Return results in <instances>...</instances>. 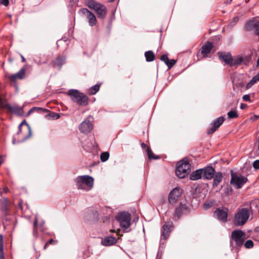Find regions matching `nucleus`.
Listing matches in <instances>:
<instances>
[{
	"instance_id": "22",
	"label": "nucleus",
	"mask_w": 259,
	"mask_h": 259,
	"mask_svg": "<svg viewBox=\"0 0 259 259\" xmlns=\"http://www.w3.org/2000/svg\"><path fill=\"white\" fill-rule=\"evenodd\" d=\"M219 55L220 59L223 61L226 64H229L231 66L233 61V57L230 53H219Z\"/></svg>"
},
{
	"instance_id": "44",
	"label": "nucleus",
	"mask_w": 259,
	"mask_h": 259,
	"mask_svg": "<svg viewBox=\"0 0 259 259\" xmlns=\"http://www.w3.org/2000/svg\"><path fill=\"white\" fill-rule=\"evenodd\" d=\"M243 100L246 102H251L250 97L249 95H245L242 97Z\"/></svg>"
},
{
	"instance_id": "32",
	"label": "nucleus",
	"mask_w": 259,
	"mask_h": 259,
	"mask_svg": "<svg viewBox=\"0 0 259 259\" xmlns=\"http://www.w3.org/2000/svg\"><path fill=\"white\" fill-rule=\"evenodd\" d=\"M99 89L100 84H95L89 89L88 93L91 95H95L99 91Z\"/></svg>"
},
{
	"instance_id": "31",
	"label": "nucleus",
	"mask_w": 259,
	"mask_h": 259,
	"mask_svg": "<svg viewBox=\"0 0 259 259\" xmlns=\"http://www.w3.org/2000/svg\"><path fill=\"white\" fill-rule=\"evenodd\" d=\"M145 56L146 60L147 62H151L154 60L155 55L154 53L151 51H148L145 52Z\"/></svg>"
},
{
	"instance_id": "55",
	"label": "nucleus",
	"mask_w": 259,
	"mask_h": 259,
	"mask_svg": "<svg viewBox=\"0 0 259 259\" xmlns=\"http://www.w3.org/2000/svg\"><path fill=\"white\" fill-rule=\"evenodd\" d=\"M115 0H109V2L110 3H111V2H113V1H114Z\"/></svg>"
},
{
	"instance_id": "42",
	"label": "nucleus",
	"mask_w": 259,
	"mask_h": 259,
	"mask_svg": "<svg viewBox=\"0 0 259 259\" xmlns=\"http://www.w3.org/2000/svg\"><path fill=\"white\" fill-rule=\"evenodd\" d=\"M161 60L163 61L165 63V64L167 65L169 59L166 55H163L161 56Z\"/></svg>"
},
{
	"instance_id": "19",
	"label": "nucleus",
	"mask_w": 259,
	"mask_h": 259,
	"mask_svg": "<svg viewBox=\"0 0 259 259\" xmlns=\"http://www.w3.org/2000/svg\"><path fill=\"white\" fill-rule=\"evenodd\" d=\"M45 221H42L39 225H38V219L36 217L35 218L33 223V235L35 238H37L38 236V229H39L41 232L45 231L44 228Z\"/></svg>"
},
{
	"instance_id": "39",
	"label": "nucleus",
	"mask_w": 259,
	"mask_h": 259,
	"mask_svg": "<svg viewBox=\"0 0 259 259\" xmlns=\"http://www.w3.org/2000/svg\"><path fill=\"white\" fill-rule=\"evenodd\" d=\"M42 108H40V107H33L32 108H31L29 111L27 113V115H29L32 112H35V111H36L37 112H39V111L42 110Z\"/></svg>"
},
{
	"instance_id": "26",
	"label": "nucleus",
	"mask_w": 259,
	"mask_h": 259,
	"mask_svg": "<svg viewBox=\"0 0 259 259\" xmlns=\"http://www.w3.org/2000/svg\"><path fill=\"white\" fill-rule=\"evenodd\" d=\"M203 169H197L191 173L190 176V179L193 181H196L202 178Z\"/></svg>"
},
{
	"instance_id": "52",
	"label": "nucleus",
	"mask_w": 259,
	"mask_h": 259,
	"mask_svg": "<svg viewBox=\"0 0 259 259\" xmlns=\"http://www.w3.org/2000/svg\"><path fill=\"white\" fill-rule=\"evenodd\" d=\"M48 244L46 243L45 244V245H44V250H46V249L47 247V246H48Z\"/></svg>"
},
{
	"instance_id": "4",
	"label": "nucleus",
	"mask_w": 259,
	"mask_h": 259,
	"mask_svg": "<svg viewBox=\"0 0 259 259\" xmlns=\"http://www.w3.org/2000/svg\"><path fill=\"white\" fill-rule=\"evenodd\" d=\"M75 182L78 189L88 191L92 188L94 179L89 176H81L77 177Z\"/></svg>"
},
{
	"instance_id": "28",
	"label": "nucleus",
	"mask_w": 259,
	"mask_h": 259,
	"mask_svg": "<svg viewBox=\"0 0 259 259\" xmlns=\"http://www.w3.org/2000/svg\"><path fill=\"white\" fill-rule=\"evenodd\" d=\"M213 181L212 186L213 187H217L223 180V175L221 172H215L213 177Z\"/></svg>"
},
{
	"instance_id": "43",
	"label": "nucleus",
	"mask_w": 259,
	"mask_h": 259,
	"mask_svg": "<svg viewBox=\"0 0 259 259\" xmlns=\"http://www.w3.org/2000/svg\"><path fill=\"white\" fill-rule=\"evenodd\" d=\"M253 167L255 169H259V160H255L253 164H252Z\"/></svg>"
},
{
	"instance_id": "56",
	"label": "nucleus",
	"mask_w": 259,
	"mask_h": 259,
	"mask_svg": "<svg viewBox=\"0 0 259 259\" xmlns=\"http://www.w3.org/2000/svg\"><path fill=\"white\" fill-rule=\"evenodd\" d=\"M159 256V253H158L157 255V257H158Z\"/></svg>"
},
{
	"instance_id": "16",
	"label": "nucleus",
	"mask_w": 259,
	"mask_h": 259,
	"mask_svg": "<svg viewBox=\"0 0 259 259\" xmlns=\"http://www.w3.org/2000/svg\"><path fill=\"white\" fill-rule=\"evenodd\" d=\"M188 210V207L187 204L180 203V204L176 207L174 213V217L177 218V220H179L182 215L187 213ZM176 220V219H174Z\"/></svg>"
},
{
	"instance_id": "53",
	"label": "nucleus",
	"mask_w": 259,
	"mask_h": 259,
	"mask_svg": "<svg viewBox=\"0 0 259 259\" xmlns=\"http://www.w3.org/2000/svg\"><path fill=\"white\" fill-rule=\"evenodd\" d=\"M256 66H259V57H258V58L257 59V60L256 62Z\"/></svg>"
},
{
	"instance_id": "9",
	"label": "nucleus",
	"mask_w": 259,
	"mask_h": 259,
	"mask_svg": "<svg viewBox=\"0 0 259 259\" xmlns=\"http://www.w3.org/2000/svg\"><path fill=\"white\" fill-rule=\"evenodd\" d=\"M0 108L4 110H8L10 112L15 113L17 115H21L23 111L22 107H19L18 106H11L8 103L7 100L0 97Z\"/></svg>"
},
{
	"instance_id": "50",
	"label": "nucleus",
	"mask_w": 259,
	"mask_h": 259,
	"mask_svg": "<svg viewBox=\"0 0 259 259\" xmlns=\"http://www.w3.org/2000/svg\"><path fill=\"white\" fill-rule=\"evenodd\" d=\"M21 59H22V62H25L26 61V60H25V58L24 57V56L21 55Z\"/></svg>"
},
{
	"instance_id": "34",
	"label": "nucleus",
	"mask_w": 259,
	"mask_h": 259,
	"mask_svg": "<svg viewBox=\"0 0 259 259\" xmlns=\"http://www.w3.org/2000/svg\"><path fill=\"white\" fill-rule=\"evenodd\" d=\"M0 259H5L4 252V242L2 235H0Z\"/></svg>"
},
{
	"instance_id": "13",
	"label": "nucleus",
	"mask_w": 259,
	"mask_h": 259,
	"mask_svg": "<svg viewBox=\"0 0 259 259\" xmlns=\"http://www.w3.org/2000/svg\"><path fill=\"white\" fill-rule=\"evenodd\" d=\"M251 57L249 56H236L233 58V61L231 64V67L234 66H239L241 64L247 65L251 60Z\"/></svg>"
},
{
	"instance_id": "25",
	"label": "nucleus",
	"mask_w": 259,
	"mask_h": 259,
	"mask_svg": "<svg viewBox=\"0 0 259 259\" xmlns=\"http://www.w3.org/2000/svg\"><path fill=\"white\" fill-rule=\"evenodd\" d=\"M66 61V57L64 56H58L53 62V65L55 67H57L59 70H60L62 65L65 64Z\"/></svg>"
},
{
	"instance_id": "20",
	"label": "nucleus",
	"mask_w": 259,
	"mask_h": 259,
	"mask_svg": "<svg viewBox=\"0 0 259 259\" xmlns=\"http://www.w3.org/2000/svg\"><path fill=\"white\" fill-rule=\"evenodd\" d=\"M181 195L180 189L179 188H174L170 193L168 196V201L170 203H175Z\"/></svg>"
},
{
	"instance_id": "40",
	"label": "nucleus",
	"mask_w": 259,
	"mask_h": 259,
	"mask_svg": "<svg viewBox=\"0 0 259 259\" xmlns=\"http://www.w3.org/2000/svg\"><path fill=\"white\" fill-rule=\"evenodd\" d=\"M244 246L246 248H251L253 246V241L251 240H247L245 243Z\"/></svg>"
},
{
	"instance_id": "30",
	"label": "nucleus",
	"mask_w": 259,
	"mask_h": 259,
	"mask_svg": "<svg viewBox=\"0 0 259 259\" xmlns=\"http://www.w3.org/2000/svg\"><path fill=\"white\" fill-rule=\"evenodd\" d=\"M259 82V72L254 75L246 85L247 89H250L254 83Z\"/></svg>"
},
{
	"instance_id": "45",
	"label": "nucleus",
	"mask_w": 259,
	"mask_h": 259,
	"mask_svg": "<svg viewBox=\"0 0 259 259\" xmlns=\"http://www.w3.org/2000/svg\"><path fill=\"white\" fill-rule=\"evenodd\" d=\"M0 3L5 6H8L9 5V0H0Z\"/></svg>"
},
{
	"instance_id": "51",
	"label": "nucleus",
	"mask_w": 259,
	"mask_h": 259,
	"mask_svg": "<svg viewBox=\"0 0 259 259\" xmlns=\"http://www.w3.org/2000/svg\"><path fill=\"white\" fill-rule=\"evenodd\" d=\"M34 61L38 65H40L42 64V63L40 61Z\"/></svg>"
},
{
	"instance_id": "15",
	"label": "nucleus",
	"mask_w": 259,
	"mask_h": 259,
	"mask_svg": "<svg viewBox=\"0 0 259 259\" xmlns=\"http://www.w3.org/2000/svg\"><path fill=\"white\" fill-rule=\"evenodd\" d=\"M79 13L87 17L89 20V25L93 26L97 22V19L95 15L86 8H82L79 10Z\"/></svg>"
},
{
	"instance_id": "6",
	"label": "nucleus",
	"mask_w": 259,
	"mask_h": 259,
	"mask_svg": "<svg viewBox=\"0 0 259 259\" xmlns=\"http://www.w3.org/2000/svg\"><path fill=\"white\" fill-rule=\"evenodd\" d=\"M245 233L240 230H235L231 233L230 244L232 249L234 248L233 241L235 242L236 246H241L245 240Z\"/></svg>"
},
{
	"instance_id": "49",
	"label": "nucleus",
	"mask_w": 259,
	"mask_h": 259,
	"mask_svg": "<svg viewBox=\"0 0 259 259\" xmlns=\"http://www.w3.org/2000/svg\"><path fill=\"white\" fill-rule=\"evenodd\" d=\"M54 242V240L53 239H50L47 242V243L48 244V245L49 244H52L53 242Z\"/></svg>"
},
{
	"instance_id": "21",
	"label": "nucleus",
	"mask_w": 259,
	"mask_h": 259,
	"mask_svg": "<svg viewBox=\"0 0 259 259\" xmlns=\"http://www.w3.org/2000/svg\"><path fill=\"white\" fill-rule=\"evenodd\" d=\"M203 169V178L206 180H210L213 178L215 172V169L212 166H207Z\"/></svg>"
},
{
	"instance_id": "12",
	"label": "nucleus",
	"mask_w": 259,
	"mask_h": 259,
	"mask_svg": "<svg viewBox=\"0 0 259 259\" xmlns=\"http://www.w3.org/2000/svg\"><path fill=\"white\" fill-rule=\"evenodd\" d=\"M246 31L253 30L256 35L259 36V20L252 19L246 22L244 25Z\"/></svg>"
},
{
	"instance_id": "54",
	"label": "nucleus",
	"mask_w": 259,
	"mask_h": 259,
	"mask_svg": "<svg viewBox=\"0 0 259 259\" xmlns=\"http://www.w3.org/2000/svg\"><path fill=\"white\" fill-rule=\"evenodd\" d=\"M2 162H3L2 157H0V165L2 163Z\"/></svg>"
},
{
	"instance_id": "1",
	"label": "nucleus",
	"mask_w": 259,
	"mask_h": 259,
	"mask_svg": "<svg viewBox=\"0 0 259 259\" xmlns=\"http://www.w3.org/2000/svg\"><path fill=\"white\" fill-rule=\"evenodd\" d=\"M251 210L249 208L244 207L238 208L235 213L233 223L236 226L244 225L249 219Z\"/></svg>"
},
{
	"instance_id": "48",
	"label": "nucleus",
	"mask_w": 259,
	"mask_h": 259,
	"mask_svg": "<svg viewBox=\"0 0 259 259\" xmlns=\"http://www.w3.org/2000/svg\"><path fill=\"white\" fill-rule=\"evenodd\" d=\"M238 20H239V18H238V17H236L234 18V19L233 20V21H232L231 22V24H233V23L235 24V23H236L238 21Z\"/></svg>"
},
{
	"instance_id": "37",
	"label": "nucleus",
	"mask_w": 259,
	"mask_h": 259,
	"mask_svg": "<svg viewBox=\"0 0 259 259\" xmlns=\"http://www.w3.org/2000/svg\"><path fill=\"white\" fill-rule=\"evenodd\" d=\"M48 116L53 119H57L60 118V115L58 113L52 112L48 115Z\"/></svg>"
},
{
	"instance_id": "29",
	"label": "nucleus",
	"mask_w": 259,
	"mask_h": 259,
	"mask_svg": "<svg viewBox=\"0 0 259 259\" xmlns=\"http://www.w3.org/2000/svg\"><path fill=\"white\" fill-rule=\"evenodd\" d=\"M141 147L143 149L147 147V154H148V158L149 159H158L160 158V157L158 156H155L154 155V154L153 153L150 148L148 147L146 144H145L144 143H142Z\"/></svg>"
},
{
	"instance_id": "24",
	"label": "nucleus",
	"mask_w": 259,
	"mask_h": 259,
	"mask_svg": "<svg viewBox=\"0 0 259 259\" xmlns=\"http://www.w3.org/2000/svg\"><path fill=\"white\" fill-rule=\"evenodd\" d=\"M26 69L25 68H21L17 73L12 74L10 76L11 80L15 81L17 78L22 79L25 77Z\"/></svg>"
},
{
	"instance_id": "33",
	"label": "nucleus",
	"mask_w": 259,
	"mask_h": 259,
	"mask_svg": "<svg viewBox=\"0 0 259 259\" xmlns=\"http://www.w3.org/2000/svg\"><path fill=\"white\" fill-rule=\"evenodd\" d=\"M82 147L85 150L89 151L92 149L94 145L92 143L89 142V140H87L82 143Z\"/></svg>"
},
{
	"instance_id": "38",
	"label": "nucleus",
	"mask_w": 259,
	"mask_h": 259,
	"mask_svg": "<svg viewBox=\"0 0 259 259\" xmlns=\"http://www.w3.org/2000/svg\"><path fill=\"white\" fill-rule=\"evenodd\" d=\"M42 108H40V107H33L32 108H31L29 111L27 113V115H29L32 112H35V111H36L37 112H39V111L42 110Z\"/></svg>"
},
{
	"instance_id": "41",
	"label": "nucleus",
	"mask_w": 259,
	"mask_h": 259,
	"mask_svg": "<svg viewBox=\"0 0 259 259\" xmlns=\"http://www.w3.org/2000/svg\"><path fill=\"white\" fill-rule=\"evenodd\" d=\"M176 61L174 59L169 60L167 62V66L169 68H170L176 64Z\"/></svg>"
},
{
	"instance_id": "11",
	"label": "nucleus",
	"mask_w": 259,
	"mask_h": 259,
	"mask_svg": "<svg viewBox=\"0 0 259 259\" xmlns=\"http://www.w3.org/2000/svg\"><path fill=\"white\" fill-rule=\"evenodd\" d=\"M93 117L91 116L87 117L79 125L80 132L83 134H88L93 129Z\"/></svg>"
},
{
	"instance_id": "8",
	"label": "nucleus",
	"mask_w": 259,
	"mask_h": 259,
	"mask_svg": "<svg viewBox=\"0 0 259 259\" xmlns=\"http://www.w3.org/2000/svg\"><path fill=\"white\" fill-rule=\"evenodd\" d=\"M231 177L230 183L237 189L241 188L248 181V179L246 177L238 175L233 172L232 170L231 172Z\"/></svg>"
},
{
	"instance_id": "23",
	"label": "nucleus",
	"mask_w": 259,
	"mask_h": 259,
	"mask_svg": "<svg viewBox=\"0 0 259 259\" xmlns=\"http://www.w3.org/2000/svg\"><path fill=\"white\" fill-rule=\"evenodd\" d=\"M117 242L116 238L112 236H107L101 241V244L105 246H109L115 244Z\"/></svg>"
},
{
	"instance_id": "14",
	"label": "nucleus",
	"mask_w": 259,
	"mask_h": 259,
	"mask_svg": "<svg viewBox=\"0 0 259 259\" xmlns=\"http://www.w3.org/2000/svg\"><path fill=\"white\" fill-rule=\"evenodd\" d=\"M214 216L222 222H227L228 217V209L225 208H218L214 211Z\"/></svg>"
},
{
	"instance_id": "17",
	"label": "nucleus",
	"mask_w": 259,
	"mask_h": 259,
	"mask_svg": "<svg viewBox=\"0 0 259 259\" xmlns=\"http://www.w3.org/2000/svg\"><path fill=\"white\" fill-rule=\"evenodd\" d=\"M172 227L173 225L172 222H168L165 223L161 230L162 235L161 239H166L168 237Z\"/></svg>"
},
{
	"instance_id": "46",
	"label": "nucleus",
	"mask_w": 259,
	"mask_h": 259,
	"mask_svg": "<svg viewBox=\"0 0 259 259\" xmlns=\"http://www.w3.org/2000/svg\"><path fill=\"white\" fill-rule=\"evenodd\" d=\"M212 204L209 203H205L203 205L204 208L206 209L210 208Z\"/></svg>"
},
{
	"instance_id": "35",
	"label": "nucleus",
	"mask_w": 259,
	"mask_h": 259,
	"mask_svg": "<svg viewBox=\"0 0 259 259\" xmlns=\"http://www.w3.org/2000/svg\"><path fill=\"white\" fill-rule=\"evenodd\" d=\"M109 157V153L107 152H103L101 154L100 159L102 162H105L107 161Z\"/></svg>"
},
{
	"instance_id": "36",
	"label": "nucleus",
	"mask_w": 259,
	"mask_h": 259,
	"mask_svg": "<svg viewBox=\"0 0 259 259\" xmlns=\"http://www.w3.org/2000/svg\"><path fill=\"white\" fill-rule=\"evenodd\" d=\"M227 115L229 118H235L238 117V115L236 111L231 110L228 112Z\"/></svg>"
},
{
	"instance_id": "7",
	"label": "nucleus",
	"mask_w": 259,
	"mask_h": 259,
	"mask_svg": "<svg viewBox=\"0 0 259 259\" xmlns=\"http://www.w3.org/2000/svg\"><path fill=\"white\" fill-rule=\"evenodd\" d=\"M116 219L119 223L120 227L124 230L127 229L131 225V215L128 212H121L117 215Z\"/></svg>"
},
{
	"instance_id": "27",
	"label": "nucleus",
	"mask_w": 259,
	"mask_h": 259,
	"mask_svg": "<svg viewBox=\"0 0 259 259\" xmlns=\"http://www.w3.org/2000/svg\"><path fill=\"white\" fill-rule=\"evenodd\" d=\"M213 47V45L211 42L207 41L202 47L201 49V54L203 56L206 55L210 53Z\"/></svg>"
},
{
	"instance_id": "18",
	"label": "nucleus",
	"mask_w": 259,
	"mask_h": 259,
	"mask_svg": "<svg viewBox=\"0 0 259 259\" xmlns=\"http://www.w3.org/2000/svg\"><path fill=\"white\" fill-rule=\"evenodd\" d=\"M224 120L225 119L223 116H221L215 119L211 124V127L208 130V134H211L215 132L223 124Z\"/></svg>"
},
{
	"instance_id": "10",
	"label": "nucleus",
	"mask_w": 259,
	"mask_h": 259,
	"mask_svg": "<svg viewBox=\"0 0 259 259\" xmlns=\"http://www.w3.org/2000/svg\"><path fill=\"white\" fill-rule=\"evenodd\" d=\"M24 124L26 125L27 126V130L28 132L27 135L24 136V137H23L22 138V139L18 140H16V136H14L13 138V140H12L13 144L15 145L16 144H19L20 143L24 142V141L27 140L28 139H29L31 137V135H32L31 128L30 125L27 123V122L25 120H23L19 125V127H18L19 131L17 133V135H18L20 134V133L21 131V127Z\"/></svg>"
},
{
	"instance_id": "5",
	"label": "nucleus",
	"mask_w": 259,
	"mask_h": 259,
	"mask_svg": "<svg viewBox=\"0 0 259 259\" xmlns=\"http://www.w3.org/2000/svg\"><path fill=\"white\" fill-rule=\"evenodd\" d=\"M68 95L71 100L80 106H85L88 104L89 98L78 90L71 89L68 91Z\"/></svg>"
},
{
	"instance_id": "3",
	"label": "nucleus",
	"mask_w": 259,
	"mask_h": 259,
	"mask_svg": "<svg viewBox=\"0 0 259 259\" xmlns=\"http://www.w3.org/2000/svg\"><path fill=\"white\" fill-rule=\"evenodd\" d=\"M85 5L90 9L94 10L97 13L98 17L100 19L105 18L107 14V9L106 7L94 0H84Z\"/></svg>"
},
{
	"instance_id": "2",
	"label": "nucleus",
	"mask_w": 259,
	"mask_h": 259,
	"mask_svg": "<svg viewBox=\"0 0 259 259\" xmlns=\"http://www.w3.org/2000/svg\"><path fill=\"white\" fill-rule=\"evenodd\" d=\"M191 164L187 159H184L177 162L176 174L180 179L188 176L191 171Z\"/></svg>"
},
{
	"instance_id": "47",
	"label": "nucleus",
	"mask_w": 259,
	"mask_h": 259,
	"mask_svg": "<svg viewBox=\"0 0 259 259\" xmlns=\"http://www.w3.org/2000/svg\"><path fill=\"white\" fill-rule=\"evenodd\" d=\"M247 107V105L246 104L241 103L240 104V108L241 109H245Z\"/></svg>"
}]
</instances>
